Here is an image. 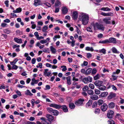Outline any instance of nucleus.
I'll return each mask as SVG.
<instances>
[{"label": "nucleus", "mask_w": 124, "mask_h": 124, "mask_svg": "<svg viewBox=\"0 0 124 124\" xmlns=\"http://www.w3.org/2000/svg\"><path fill=\"white\" fill-rule=\"evenodd\" d=\"M4 33L7 34H9L11 32L8 29H4Z\"/></svg>", "instance_id": "37998d69"}, {"label": "nucleus", "mask_w": 124, "mask_h": 124, "mask_svg": "<svg viewBox=\"0 0 124 124\" xmlns=\"http://www.w3.org/2000/svg\"><path fill=\"white\" fill-rule=\"evenodd\" d=\"M94 91L95 93L97 94H99L101 93L100 91L97 89H95Z\"/></svg>", "instance_id": "de8ad7c7"}, {"label": "nucleus", "mask_w": 124, "mask_h": 124, "mask_svg": "<svg viewBox=\"0 0 124 124\" xmlns=\"http://www.w3.org/2000/svg\"><path fill=\"white\" fill-rule=\"evenodd\" d=\"M39 80V79L35 80L34 78H33L32 79L31 82V85H34V84H38Z\"/></svg>", "instance_id": "ddd939ff"}, {"label": "nucleus", "mask_w": 124, "mask_h": 124, "mask_svg": "<svg viewBox=\"0 0 124 124\" xmlns=\"http://www.w3.org/2000/svg\"><path fill=\"white\" fill-rule=\"evenodd\" d=\"M101 14L104 16H112L113 15V13L112 12H109L105 13L103 12H102Z\"/></svg>", "instance_id": "9d476101"}, {"label": "nucleus", "mask_w": 124, "mask_h": 124, "mask_svg": "<svg viewBox=\"0 0 124 124\" xmlns=\"http://www.w3.org/2000/svg\"><path fill=\"white\" fill-rule=\"evenodd\" d=\"M9 1L8 0H6L4 2L5 4L7 7H8L9 6Z\"/></svg>", "instance_id": "603ef678"}, {"label": "nucleus", "mask_w": 124, "mask_h": 124, "mask_svg": "<svg viewBox=\"0 0 124 124\" xmlns=\"http://www.w3.org/2000/svg\"><path fill=\"white\" fill-rule=\"evenodd\" d=\"M88 64V62L86 61H84L83 63L81 64V66L83 67L84 66H86Z\"/></svg>", "instance_id": "4c0bfd02"}, {"label": "nucleus", "mask_w": 124, "mask_h": 124, "mask_svg": "<svg viewBox=\"0 0 124 124\" xmlns=\"http://www.w3.org/2000/svg\"><path fill=\"white\" fill-rule=\"evenodd\" d=\"M18 67V66L15 65H13L12 66V68L13 69L15 70H16Z\"/></svg>", "instance_id": "0e129e2a"}, {"label": "nucleus", "mask_w": 124, "mask_h": 124, "mask_svg": "<svg viewBox=\"0 0 124 124\" xmlns=\"http://www.w3.org/2000/svg\"><path fill=\"white\" fill-rule=\"evenodd\" d=\"M113 114L114 111L113 110H108L107 114L108 117L110 118H112Z\"/></svg>", "instance_id": "6e6552de"}, {"label": "nucleus", "mask_w": 124, "mask_h": 124, "mask_svg": "<svg viewBox=\"0 0 124 124\" xmlns=\"http://www.w3.org/2000/svg\"><path fill=\"white\" fill-rule=\"evenodd\" d=\"M115 106V103L113 102H112L108 104V107L110 108H113Z\"/></svg>", "instance_id": "5701e85b"}, {"label": "nucleus", "mask_w": 124, "mask_h": 124, "mask_svg": "<svg viewBox=\"0 0 124 124\" xmlns=\"http://www.w3.org/2000/svg\"><path fill=\"white\" fill-rule=\"evenodd\" d=\"M93 102V101L92 100H89L88 102L86 103V106L87 108L90 106L91 105Z\"/></svg>", "instance_id": "b1692460"}, {"label": "nucleus", "mask_w": 124, "mask_h": 124, "mask_svg": "<svg viewBox=\"0 0 124 124\" xmlns=\"http://www.w3.org/2000/svg\"><path fill=\"white\" fill-rule=\"evenodd\" d=\"M90 98L93 100H96L98 98V97L97 95L93 94L90 96Z\"/></svg>", "instance_id": "a211bd4d"}, {"label": "nucleus", "mask_w": 124, "mask_h": 124, "mask_svg": "<svg viewBox=\"0 0 124 124\" xmlns=\"http://www.w3.org/2000/svg\"><path fill=\"white\" fill-rule=\"evenodd\" d=\"M25 94L26 95H29L30 96H31L33 95V94L29 90H27L25 92Z\"/></svg>", "instance_id": "c85d7f7f"}, {"label": "nucleus", "mask_w": 124, "mask_h": 124, "mask_svg": "<svg viewBox=\"0 0 124 124\" xmlns=\"http://www.w3.org/2000/svg\"><path fill=\"white\" fill-rule=\"evenodd\" d=\"M86 56L87 58H90L92 57V55L90 53H88L86 54Z\"/></svg>", "instance_id": "13d9d810"}, {"label": "nucleus", "mask_w": 124, "mask_h": 124, "mask_svg": "<svg viewBox=\"0 0 124 124\" xmlns=\"http://www.w3.org/2000/svg\"><path fill=\"white\" fill-rule=\"evenodd\" d=\"M108 39V43H113L114 44H120L121 43V42L113 37L110 38Z\"/></svg>", "instance_id": "7ed1b4c3"}, {"label": "nucleus", "mask_w": 124, "mask_h": 124, "mask_svg": "<svg viewBox=\"0 0 124 124\" xmlns=\"http://www.w3.org/2000/svg\"><path fill=\"white\" fill-rule=\"evenodd\" d=\"M89 89L87 85H85L83 88V89L84 91L88 90Z\"/></svg>", "instance_id": "6e6d98bb"}, {"label": "nucleus", "mask_w": 124, "mask_h": 124, "mask_svg": "<svg viewBox=\"0 0 124 124\" xmlns=\"http://www.w3.org/2000/svg\"><path fill=\"white\" fill-rule=\"evenodd\" d=\"M61 68H63L62 69V71H65L67 70V68L66 66L65 65H63L61 66Z\"/></svg>", "instance_id": "a18cd8bd"}, {"label": "nucleus", "mask_w": 124, "mask_h": 124, "mask_svg": "<svg viewBox=\"0 0 124 124\" xmlns=\"http://www.w3.org/2000/svg\"><path fill=\"white\" fill-rule=\"evenodd\" d=\"M50 49L52 53L55 54L56 51V49L52 46H50Z\"/></svg>", "instance_id": "aec40b11"}, {"label": "nucleus", "mask_w": 124, "mask_h": 124, "mask_svg": "<svg viewBox=\"0 0 124 124\" xmlns=\"http://www.w3.org/2000/svg\"><path fill=\"white\" fill-rule=\"evenodd\" d=\"M84 101V100L83 99H80L75 102V104L78 106H82L83 104V102Z\"/></svg>", "instance_id": "423d86ee"}, {"label": "nucleus", "mask_w": 124, "mask_h": 124, "mask_svg": "<svg viewBox=\"0 0 124 124\" xmlns=\"http://www.w3.org/2000/svg\"><path fill=\"white\" fill-rule=\"evenodd\" d=\"M85 50L87 51H93L94 50L92 47H86L85 48Z\"/></svg>", "instance_id": "2f4dec72"}, {"label": "nucleus", "mask_w": 124, "mask_h": 124, "mask_svg": "<svg viewBox=\"0 0 124 124\" xmlns=\"http://www.w3.org/2000/svg\"><path fill=\"white\" fill-rule=\"evenodd\" d=\"M91 25L93 27L94 30L98 29L103 31L105 29L104 27L102 24H101L98 23H91Z\"/></svg>", "instance_id": "f03ea898"}, {"label": "nucleus", "mask_w": 124, "mask_h": 124, "mask_svg": "<svg viewBox=\"0 0 124 124\" xmlns=\"http://www.w3.org/2000/svg\"><path fill=\"white\" fill-rule=\"evenodd\" d=\"M69 107L71 109H73L75 107V105L73 103H70L69 104Z\"/></svg>", "instance_id": "e433bc0d"}, {"label": "nucleus", "mask_w": 124, "mask_h": 124, "mask_svg": "<svg viewBox=\"0 0 124 124\" xmlns=\"http://www.w3.org/2000/svg\"><path fill=\"white\" fill-rule=\"evenodd\" d=\"M46 116L50 120L52 121L53 120L54 118L53 116L50 114H47Z\"/></svg>", "instance_id": "bb28decb"}, {"label": "nucleus", "mask_w": 124, "mask_h": 124, "mask_svg": "<svg viewBox=\"0 0 124 124\" xmlns=\"http://www.w3.org/2000/svg\"><path fill=\"white\" fill-rule=\"evenodd\" d=\"M72 18L74 19H76L78 16V13L76 11H74L73 12Z\"/></svg>", "instance_id": "dca6fc26"}, {"label": "nucleus", "mask_w": 124, "mask_h": 124, "mask_svg": "<svg viewBox=\"0 0 124 124\" xmlns=\"http://www.w3.org/2000/svg\"><path fill=\"white\" fill-rule=\"evenodd\" d=\"M62 11L63 14H66L68 12L67 8L65 7H63L62 8Z\"/></svg>", "instance_id": "7c9ffc66"}, {"label": "nucleus", "mask_w": 124, "mask_h": 124, "mask_svg": "<svg viewBox=\"0 0 124 124\" xmlns=\"http://www.w3.org/2000/svg\"><path fill=\"white\" fill-rule=\"evenodd\" d=\"M115 96V94H110L108 96L109 98L111 99Z\"/></svg>", "instance_id": "052dcab7"}, {"label": "nucleus", "mask_w": 124, "mask_h": 124, "mask_svg": "<svg viewBox=\"0 0 124 124\" xmlns=\"http://www.w3.org/2000/svg\"><path fill=\"white\" fill-rule=\"evenodd\" d=\"M97 105V103L96 102V101L94 102H93V104L92 106V108H94L96 107Z\"/></svg>", "instance_id": "e2e57ef3"}, {"label": "nucleus", "mask_w": 124, "mask_h": 124, "mask_svg": "<svg viewBox=\"0 0 124 124\" xmlns=\"http://www.w3.org/2000/svg\"><path fill=\"white\" fill-rule=\"evenodd\" d=\"M108 124H115V122L112 120L110 119L108 121Z\"/></svg>", "instance_id": "49530a36"}, {"label": "nucleus", "mask_w": 124, "mask_h": 124, "mask_svg": "<svg viewBox=\"0 0 124 124\" xmlns=\"http://www.w3.org/2000/svg\"><path fill=\"white\" fill-rule=\"evenodd\" d=\"M7 24L5 23H1V27H4L7 26Z\"/></svg>", "instance_id": "69168bd1"}, {"label": "nucleus", "mask_w": 124, "mask_h": 124, "mask_svg": "<svg viewBox=\"0 0 124 124\" xmlns=\"http://www.w3.org/2000/svg\"><path fill=\"white\" fill-rule=\"evenodd\" d=\"M101 10L104 11H110V9L108 7H103L101 8Z\"/></svg>", "instance_id": "72a5a7b5"}, {"label": "nucleus", "mask_w": 124, "mask_h": 124, "mask_svg": "<svg viewBox=\"0 0 124 124\" xmlns=\"http://www.w3.org/2000/svg\"><path fill=\"white\" fill-rule=\"evenodd\" d=\"M111 20V17H106L103 19V22L107 24H110L111 23L110 20Z\"/></svg>", "instance_id": "0eeeda50"}, {"label": "nucleus", "mask_w": 124, "mask_h": 124, "mask_svg": "<svg viewBox=\"0 0 124 124\" xmlns=\"http://www.w3.org/2000/svg\"><path fill=\"white\" fill-rule=\"evenodd\" d=\"M103 83V82L102 81L98 80L95 81L94 84L97 86L99 87Z\"/></svg>", "instance_id": "9b49d317"}, {"label": "nucleus", "mask_w": 124, "mask_h": 124, "mask_svg": "<svg viewBox=\"0 0 124 124\" xmlns=\"http://www.w3.org/2000/svg\"><path fill=\"white\" fill-rule=\"evenodd\" d=\"M79 94L78 92L76 91H75L72 93V95L73 96H76L78 95Z\"/></svg>", "instance_id": "a19ab883"}, {"label": "nucleus", "mask_w": 124, "mask_h": 124, "mask_svg": "<svg viewBox=\"0 0 124 124\" xmlns=\"http://www.w3.org/2000/svg\"><path fill=\"white\" fill-rule=\"evenodd\" d=\"M46 65L47 67L51 68L52 67V65L50 64L47 63L46 64Z\"/></svg>", "instance_id": "338daca9"}, {"label": "nucleus", "mask_w": 124, "mask_h": 124, "mask_svg": "<svg viewBox=\"0 0 124 124\" xmlns=\"http://www.w3.org/2000/svg\"><path fill=\"white\" fill-rule=\"evenodd\" d=\"M55 12L57 13L58 12L59 10V8L61 7V3L58 0L56 1L55 3Z\"/></svg>", "instance_id": "39448f33"}, {"label": "nucleus", "mask_w": 124, "mask_h": 124, "mask_svg": "<svg viewBox=\"0 0 124 124\" xmlns=\"http://www.w3.org/2000/svg\"><path fill=\"white\" fill-rule=\"evenodd\" d=\"M89 17L88 15L85 13H81L79 16V19L82 21L84 25L87 24L88 23Z\"/></svg>", "instance_id": "f257e3e1"}, {"label": "nucleus", "mask_w": 124, "mask_h": 124, "mask_svg": "<svg viewBox=\"0 0 124 124\" xmlns=\"http://www.w3.org/2000/svg\"><path fill=\"white\" fill-rule=\"evenodd\" d=\"M14 40L15 42L18 43H21L22 42V39H19L17 38H15L14 39Z\"/></svg>", "instance_id": "f3484780"}, {"label": "nucleus", "mask_w": 124, "mask_h": 124, "mask_svg": "<svg viewBox=\"0 0 124 124\" xmlns=\"http://www.w3.org/2000/svg\"><path fill=\"white\" fill-rule=\"evenodd\" d=\"M112 76L113 77V78H112V80L113 81L116 80L117 77H118L117 76H115L114 75H112Z\"/></svg>", "instance_id": "864d4df0"}, {"label": "nucleus", "mask_w": 124, "mask_h": 124, "mask_svg": "<svg viewBox=\"0 0 124 124\" xmlns=\"http://www.w3.org/2000/svg\"><path fill=\"white\" fill-rule=\"evenodd\" d=\"M50 107H53L56 109L60 108V106L55 103H51L49 105Z\"/></svg>", "instance_id": "f8f14e48"}, {"label": "nucleus", "mask_w": 124, "mask_h": 124, "mask_svg": "<svg viewBox=\"0 0 124 124\" xmlns=\"http://www.w3.org/2000/svg\"><path fill=\"white\" fill-rule=\"evenodd\" d=\"M86 30L88 31L91 32H93V29L91 26L88 27H87L86 29Z\"/></svg>", "instance_id": "c9c22d12"}, {"label": "nucleus", "mask_w": 124, "mask_h": 124, "mask_svg": "<svg viewBox=\"0 0 124 124\" xmlns=\"http://www.w3.org/2000/svg\"><path fill=\"white\" fill-rule=\"evenodd\" d=\"M88 93L89 95L92 94L93 93V91L91 90H88Z\"/></svg>", "instance_id": "5fc2aeb1"}, {"label": "nucleus", "mask_w": 124, "mask_h": 124, "mask_svg": "<svg viewBox=\"0 0 124 124\" xmlns=\"http://www.w3.org/2000/svg\"><path fill=\"white\" fill-rule=\"evenodd\" d=\"M106 50L104 48L99 50V53H102L104 54H106Z\"/></svg>", "instance_id": "c756f323"}, {"label": "nucleus", "mask_w": 124, "mask_h": 124, "mask_svg": "<svg viewBox=\"0 0 124 124\" xmlns=\"http://www.w3.org/2000/svg\"><path fill=\"white\" fill-rule=\"evenodd\" d=\"M92 70V69L91 68H88L86 70V75H88L90 74Z\"/></svg>", "instance_id": "393cba45"}, {"label": "nucleus", "mask_w": 124, "mask_h": 124, "mask_svg": "<svg viewBox=\"0 0 124 124\" xmlns=\"http://www.w3.org/2000/svg\"><path fill=\"white\" fill-rule=\"evenodd\" d=\"M42 3L40 0H34V5L35 7L40 5H41Z\"/></svg>", "instance_id": "1a4fd4ad"}, {"label": "nucleus", "mask_w": 124, "mask_h": 124, "mask_svg": "<svg viewBox=\"0 0 124 124\" xmlns=\"http://www.w3.org/2000/svg\"><path fill=\"white\" fill-rule=\"evenodd\" d=\"M89 87L92 89H93L94 88V85L91 83H90L89 85Z\"/></svg>", "instance_id": "79ce46f5"}, {"label": "nucleus", "mask_w": 124, "mask_h": 124, "mask_svg": "<svg viewBox=\"0 0 124 124\" xmlns=\"http://www.w3.org/2000/svg\"><path fill=\"white\" fill-rule=\"evenodd\" d=\"M99 43H108V39H106L105 40H101L99 42Z\"/></svg>", "instance_id": "ea45409f"}, {"label": "nucleus", "mask_w": 124, "mask_h": 124, "mask_svg": "<svg viewBox=\"0 0 124 124\" xmlns=\"http://www.w3.org/2000/svg\"><path fill=\"white\" fill-rule=\"evenodd\" d=\"M103 101L101 100H99L98 101V103L99 105H101L103 103Z\"/></svg>", "instance_id": "09e8293b"}, {"label": "nucleus", "mask_w": 124, "mask_h": 124, "mask_svg": "<svg viewBox=\"0 0 124 124\" xmlns=\"http://www.w3.org/2000/svg\"><path fill=\"white\" fill-rule=\"evenodd\" d=\"M66 79L67 80V84L69 85H70L71 84L70 76H69L66 77Z\"/></svg>", "instance_id": "412c9836"}, {"label": "nucleus", "mask_w": 124, "mask_h": 124, "mask_svg": "<svg viewBox=\"0 0 124 124\" xmlns=\"http://www.w3.org/2000/svg\"><path fill=\"white\" fill-rule=\"evenodd\" d=\"M121 117V115L119 113L117 114L115 116L116 118L118 119V120H120V117Z\"/></svg>", "instance_id": "c03bdc74"}, {"label": "nucleus", "mask_w": 124, "mask_h": 124, "mask_svg": "<svg viewBox=\"0 0 124 124\" xmlns=\"http://www.w3.org/2000/svg\"><path fill=\"white\" fill-rule=\"evenodd\" d=\"M97 72V70L96 69L94 68L92 70V74H95Z\"/></svg>", "instance_id": "bf43d9fd"}, {"label": "nucleus", "mask_w": 124, "mask_h": 124, "mask_svg": "<svg viewBox=\"0 0 124 124\" xmlns=\"http://www.w3.org/2000/svg\"><path fill=\"white\" fill-rule=\"evenodd\" d=\"M100 109L99 108L95 109L94 112L95 114H99L100 113Z\"/></svg>", "instance_id": "8fccbe9b"}, {"label": "nucleus", "mask_w": 124, "mask_h": 124, "mask_svg": "<svg viewBox=\"0 0 124 124\" xmlns=\"http://www.w3.org/2000/svg\"><path fill=\"white\" fill-rule=\"evenodd\" d=\"M112 51L113 53H119V52L118 51L115 47H113L112 49Z\"/></svg>", "instance_id": "f704fd0d"}, {"label": "nucleus", "mask_w": 124, "mask_h": 124, "mask_svg": "<svg viewBox=\"0 0 124 124\" xmlns=\"http://www.w3.org/2000/svg\"><path fill=\"white\" fill-rule=\"evenodd\" d=\"M72 80L73 81H74V82L73 83V84L74 85H76V84H77V83L75 82V81H78V78H76L75 77H73L72 78Z\"/></svg>", "instance_id": "473e14b6"}, {"label": "nucleus", "mask_w": 124, "mask_h": 124, "mask_svg": "<svg viewBox=\"0 0 124 124\" xmlns=\"http://www.w3.org/2000/svg\"><path fill=\"white\" fill-rule=\"evenodd\" d=\"M47 110L50 113L53 115L57 116L59 114V112L57 110H54L51 108H47Z\"/></svg>", "instance_id": "20e7f679"}, {"label": "nucleus", "mask_w": 124, "mask_h": 124, "mask_svg": "<svg viewBox=\"0 0 124 124\" xmlns=\"http://www.w3.org/2000/svg\"><path fill=\"white\" fill-rule=\"evenodd\" d=\"M76 28H77V33L79 34H81V31L79 30L78 28V27L76 26Z\"/></svg>", "instance_id": "680f3d73"}, {"label": "nucleus", "mask_w": 124, "mask_h": 124, "mask_svg": "<svg viewBox=\"0 0 124 124\" xmlns=\"http://www.w3.org/2000/svg\"><path fill=\"white\" fill-rule=\"evenodd\" d=\"M50 40V39L49 38H48L46 39L41 40L40 41V43L42 44H44L47 43L48 42V41H49Z\"/></svg>", "instance_id": "2eb2a0df"}, {"label": "nucleus", "mask_w": 124, "mask_h": 124, "mask_svg": "<svg viewBox=\"0 0 124 124\" xmlns=\"http://www.w3.org/2000/svg\"><path fill=\"white\" fill-rule=\"evenodd\" d=\"M108 108L107 106L106 103H104L101 106V109L103 111H105Z\"/></svg>", "instance_id": "4468645a"}, {"label": "nucleus", "mask_w": 124, "mask_h": 124, "mask_svg": "<svg viewBox=\"0 0 124 124\" xmlns=\"http://www.w3.org/2000/svg\"><path fill=\"white\" fill-rule=\"evenodd\" d=\"M108 93L107 92H103L101 93L100 96L101 97H105L107 95Z\"/></svg>", "instance_id": "a878e982"}, {"label": "nucleus", "mask_w": 124, "mask_h": 124, "mask_svg": "<svg viewBox=\"0 0 124 124\" xmlns=\"http://www.w3.org/2000/svg\"><path fill=\"white\" fill-rule=\"evenodd\" d=\"M22 11V9L21 8H16V10H14L13 12L15 13H19L21 12Z\"/></svg>", "instance_id": "4be33fe9"}, {"label": "nucleus", "mask_w": 124, "mask_h": 124, "mask_svg": "<svg viewBox=\"0 0 124 124\" xmlns=\"http://www.w3.org/2000/svg\"><path fill=\"white\" fill-rule=\"evenodd\" d=\"M48 29V27L47 26H44L42 28V31L43 32H46Z\"/></svg>", "instance_id": "58836bf2"}, {"label": "nucleus", "mask_w": 124, "mask_h": 124, "mask_svg": "<svg viewBox=\"0 0 124 124\" xmlns=\"http://www.w3.org/2000/svg\"><path fill=\"white\" fill-rule=\"evenodd\" d=\"M60 108H61L64 112H67L68 110L67 107L65 105L60 106Z\"/></svg>", "instance_id": "6ab92c4d"}, {"label": "nucleus", "mask_w": 124, "mask_h": 124, "mask_svg": "<svg viewBox=\"0 0 124 124\" xmlns=\"http://www.w3.org/2000/svg\"><path fill=\"white\" fill-rule=\"evenodd\" d=\"M87 78L88 82H91L92 81V78L90 76H88L87 77Z\"/></svg>", "instance_id": "3c124183"}, {"label": "nucleus", "mask_w": 124, "mask_h": 124, "mask_svg": "<svg viewBox=\"0 0 124 124\" xmlns=\"http://www.w3.org/2000/svg\"><path fill=\"white\" fill-rule=\"evenodd\" d=\"M99 74H97L94 77V80H96L99 78Z\"/></svg>", "instance_id": "774afa93"}, {"label": "nucleus", "mask_w": 124, "mask_h": 124, "mask_svg": "<svg viewBox=\"0 0 124 124\" xmlns=\"http://www.w3.org/2000/svg\"><path fill=\"white\" fill-rule=\"evenodd\" d=\"M49 48H46L44 49L42 51L43 52H48L49 53V52L48 51Z\"/></svg>", "instance_id": "4d7b16f0"}, {"label": "nucleus", "mask_w": 124, "mask_h": 124, "mask_svg": "<svg viewBox=\"0 0 124 124\" xmlns=\"http://www.w3.org/2000/svg\"><path fill=\"white\" fill-rule=\"evenodd\" d=\"M106 87L105 86L102 85L99 87L98 88L101 91H104L106 89Z\"/></svg>", "instance_id": "cd10ccee"}]
</instances>
